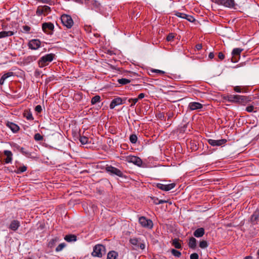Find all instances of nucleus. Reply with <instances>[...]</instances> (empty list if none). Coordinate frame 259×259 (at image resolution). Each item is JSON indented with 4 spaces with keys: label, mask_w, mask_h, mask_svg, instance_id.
<instances>
[{
    "label": "nucleus",
    "mask_w": 259,
    "mask_h": 259,
    "mask_svg": "<svg viewBox=\"0 0 259 259\" xmlns=\"http://www.w3.org/2000/svg\"><path fill=\"white\" fill-rule=\"evenodd\" d=\"M55 54L51 53L41 57L38 62L39 67L42 68L48 65L55 59Z\"/></svg>",
    "instance_id": "1"
},
{
    "label": "nucleus",
    "mask_w": 259,
    "mask_h": 259,
    "mask_svg": "<svg viewBox=\"0 0 259 259\" xmlns=\"http://www.w3.org/2000/svg\"><path fill=\"white\" fill-rule=\"evenodd\" d=\"M106 253L105 246L102 244H97L93 248L92 254L93 256L101 257Z\"/></svg>",
    "instance_id": "2"
},
{
    "label": "nucleus",
    "mask_w": 259,
    "mask_h": 259,
    "mask_svg": "<svg viewBox=\"0 0 259 259\" xmlns=\"http://www.w3.org/2000/svg\"><path fill=\"white\" fill-rule=\"evenodd\" d=\"M61 22L63 25L67 28H70L73 25V21L70 15L63 14L61 17Z\"/></svg>",
    "instance_id": "3"
},
{
    "label": "nucleus",
    "mask_w": 259,
    "mask_h": 259,
    "mask_svg": "<svg viewBox=\"0 0 259 259\" xmlns=\"http://www.w3.org/2000/svg\"><path fill=\"white\" fill-rule=\"evenodd\" d=\"M139 223L142 227L145 228L152 229L153 226V223L152 220L148 219L145 217H139Z\"/></svg>",
    "instance_id": "4"
},
{
    "label": "nucleus",
    "mask_w": 259,
    "mask_h": 259,
    "mask_svg": "<svg viewBox=\"0 0 259 259\" xmlns=\"http://www.w3.org/2000/svg\"><path fill=\"white\" fill-rule=\"evenodd\" d=\"M124 160L126 162L133 163L139 166L142 165L143 162L140 158L137 156L129 155L124 157Z\"/></svg>",
    "instance_id": "5"
},
{
    "label": "nucleus",
    "mask_w": 259,
    "mask_h": 259,
    "mask_svg": "<svg viewBox=\"0 0 259 259\" xmlns=\"http://www.w3.org/2000/svg\"><path fill=\"white\" fill-rule=\"evenodd\" d=\"M105 169L108 173L112 175H116L121 178L123 177V172L119 169L111 165L107 166Z\"/></svg>",
    "instance_id": "6"
},
{
    "label": "nucleus",
    "mask_w": 259,
    "mask_h": 259,
    "mask_svg": "<svg viewBox=\"0 0 259 259\" xmlns=\"http://www.w3.org/2000/svg\"><path fill=\"white\" fill-rule=\"evenodd\" d=\"M214 3L218 5H222L229 8H233L235 5L234 0H215Z\"/></svg>",
    "instance_id": "7"
},
{
    "label": "nucleus",
    "mask_w": 259,
    "mask_h": 259,
    "mask_svg": "<svg viewBox=\"0 0 259 259\" xmlns=\"http://www.w3.org/2000/svg\"><path fill=\"white\" fill-rule=\"evenodd\" d=\"M130 242L134 246V249H141L143 250L145 247V244L143 242H140L139 239L136 238L130 239Z\"/></svg>",
    "instance_id": "8"
},
{
    "label": "nucleus",
    "mask_w": 259,
    "mask_h": 259,
    "mask_svg": "<svg viewBox=\"0 0 259 259\" xmlns=\"http://www.w3.org/2000/svg\"><path fill=\"white\" fill-rule=\"evenodd\" d=\"M42 30L48 34H52L54 29V25L51 22H45L42 24Z\"/></svg>",
    "instance_id": "9"
},
{
    "label": "nucleus",
    "mask_w": 259,
    "mask_h": 259,
    "mask_svg": "<svg viewBox=\"0 0 259 259\" xmlns=\"http://www.w3.org/2000/svg\"><path fill=\"white\" fill-rule=\"evenodd\" d=\"M243 49L241 48H235L232 52V57L231 61L232 62L236 63L238 62L240 57V53L242 52Z\"/></svg>",
    "instance_id": "10"
},
{
    "label": "nucleus",
    "mask_w": 259,
    "mask_h": 259,
    "mask_svg": "<svg viewBox=\"0 0 259 259\" xmlns=\"http://www.w3.org/2000/svg\"><path fill=\"white\" fill-rule=\"evenodd\" d=\"M125 99L126 98H125L124 99H122L120 97H116L114 98L112 100L110 104V108L112 109L118 105L124 104L125 103Z\"/></svg>",
    "instance_id": "11"
},
{
    "label": "nucleus",
    "mask_w": 259,
    "mask_h": 259,
    "mask_svg": "<svg viewBox=\"0 0 259 259\" xmlns=\"http://www.w3.org/2000/svg\"><path fill=\"white\" fill-rule=\"evenodd\" d=\"M227 142L226 139L221 140L208 139V143L212 146H220L225 144Z\"/></svg>",
    "instance_id": "12"
},
{
    "label": "nucleus",
    "mask_w": 259,
    "mask_h": 259,
    "mask_svg": "<svg viewBox=\"0 0 259 259\" xmlns=\"http://www.w3.org/2000/svg\"><path fill=\"white\" fill-rule=\"evenodd\" d=\"M156 186L160 190L168 191L173 189L176 186V184L175 183H171L165 185L161 183H158Z\"/></svg>",
    "instance_id": "13"
},
{
    "label": "nucleus",
    "mask_w": 259,
    "mask_h": 259,
    "mask_svg": "<svg viewBox=\"0 0 259 259\" xmlns=\"http://www.w3.org/2000/svg\"><path fill=\"white\" fill-rule=\"evenodd\" d=\"M41 42L38 39H32L28 43L29 49L32 50H37L40 47Z\"/></svg>",
    "instance_id": "14"
},
{
    "label": "nucleus",
    "mask_w": 259,
    "mask_h": 259,
    "mask_svg": "<svg viewBox=\"0 0 259 259\" xmlns=\"http://www.w3.org/2000/svg\"><path fill=\"white\" fill-rule=\"evenodd\" d=\"M203 107V105L199 102H191L189 104L188 108L191 110L200 109Z\"/></svg>",
    "instance_id": "15"
},
{
    "label": "nucleus",
    "mask_w": 259,
    "mask_h": 259,
    "mask_svg": "<svg viewBox=\"0 0 259 259\" xmlns=\"http://www.w3.org/2000/svg\"><path fill=\"white\" fill-rule=\"evenodd\" d=\"M251 223L253 225L257 224L259 222V211L256 210L251 215L250 218Z\"/></svg>",
    "instance_id": "16"
},
{
    "label": "nucleus",
    "mask_w": 259,
    "mask_h": 259,
    "mask_svg": "<svg viewBox=\"0 0 259 259\" xmlns=\"http://www.w3.org/2000/svg\"><path fill=\"white\" fill-rule=\"evenodd\" d=\"M238 98V95H228L224 97V99L230 102L237 103Z\"/></svg>",
    "instance_id": "17"
},
{
    "label": "nucleus",
    "mask_w": 259,
    "mask_h": 259,
    "mask_svg": "<svg viewBox=\"0 0 259 259\" xmlns=\"http://www.w3.org/2000/svg\"><path fill=\"white\" fill-rule=\"evenodd\" d=\"M238 99L237 103L242 105H245L250 101L248 97L241 95H238Z\"/></svg>",
    "instance_id": "18"
},
{
    "label": "nucleus",
    "mask_w": 259,
    "mask_h": 259,
    "mask_svg": "<svg viewBox=\"0 0 259 259\" xmlns=\"http://www.w3.org/2000/svg\"><path fill=\"white\" fill-rule=\"evenodd\" d=\"M4 155L6 156V158L4 159V161L6 163H9L11 162L12 159V153L10 151L5 150L4 151Z\"/></svg>",
    "instance_id": "19"
},
{
    "label": "nucleus",
    "mask_w": 259,
    "mask_h": 259,
    "mask_svg": "<svg viewBox=\"0 0 259 259\" xmlns=\"http://www.w3.org/2000/svg\"><path fill=\"white\" fill-rule=\"evenodd\" d=\"M205 233L204 228H199L196 229L193 233V235L195 237L199 238L202 237Z\"/></svg>",
    "instance_id": "20"
},
{
    "label": "nucleus",
    "mask_w": 259,
    "mask_h": 259,
    "mask_svg": "<svg viewBox=\"0 0 259 259\" xmlns=\"http://www.w3.org/2000/svg\"><path fill=\"white\" fill-rule=\"evenodd\" d=\"M64 239L68 242H75L77 240V237L74 234H68L64 237Z\"/></svg>",
    "instance_id": "21"
},
{
    "label": "nucleus",
    "mask_w": 259,
    "mask_h": 259,
    "mask_svg": "<svg viewBox=\"0 0 259 259\" xmlns=\"http://www.w3.org/2000/svg\"><path fill=\"white\" fill-rule=\"evenodd\" d=\"M188 246L191 249H195L196 247V239L193 237H190L188 242Z\"/></svg>",
    "instance_id": "22"
},
{
    "label": "nucleus",
    "mask_w": 259,
    "mask_h": 259,
    "mask_svg": "<svg viewBox=\"0 0 259 259\" xmlns=\"http://www.w3.org/2000/svg\"><path fill=\"white\" fill-rule=\"evenodd\" d=\"M59 238L58 237H55V238L52 239L48 243V246L50 248H53L55 246L56 243L59 241Z\"/></svg>",
    "instance_id": "23"
},
{
    "label": "nucleus",
    "mask_w": 259,
    "mask_h": 259,
    "mask_svg": "<svg viewBox=\"0 0 259 259\" xmlns=\"http://www.w3.org/2000/svg\"><path fill=\"white\" fill-rule=\"evenodd\" d=\"M118 253L115 251H110L107 254V259H116Z\"/></svg>",
    "instance_id": "24"
},
{
    "label": "nucleus",
    "mask_w": 259,
    "mask_h": 259,
    "mask_svg": "<svg viewBox=\"0 0 259 259\" xmlns=\"http://www.w3.org/2000/svg\"><path fill=\"white\" fill-rule=\"evenodd\" d=\"M179 241V239L175 238L172 240V245L177 249H181L182 248V244Z\"/></svg>",
    "instance_id": "25"
},
{
    "label": "nucleus",
    "mask_w": 259,
    "mask_h": 259,
    "mask_svg": "<svg viewBox=\"0 0 259 259\" xmlns=\"http://www.w3.org/2000/svg\"><path fill=\"white\" fill-rule=\"evenodd\" d=\"M6 125L9 127L13 133H16V124L10 121H7Z\"/></svg>",
    "instance_id": "26"
},
{
    "label": "nucleus",
    "mask_w": 259,
    "mask_h": 259,
    "mask_svg": "<svg viewBox=\"0 0 259 259\" xmlns=\"http://www.w3.org/2000/svg\"><path fill=\"white\" fill-rule=\"evenodd\" d=\"M12 72H8L7 73L4 74L1 78L0 84H3L5 80L9 77L11 76L12 75Z\"/></svg>",
    "instance_id": "27"
},
{
    "label": "nucleus",
    "mask_w": 259,
    "mask_h": 259,
    "mask_svg": "<svg viewBox=\"0 0 259 259\" xmlns=\"http://www.w3.org/2000/svg\"><path fill=\"white\" fill-rule=\"evenodd\" d=\"M14 33L12 31H3L0 32V38H4L7 36H9L13 35Z\"/></svg>",
    "instance_id": "28"
},
{
    "label": "nucleus",
    "mask_w": 259,
    "mask_h": 259,
    "mask_svg": "<svg viewBox=\"0 0 259 259\" xmlns=\"http://www.w3.org/2000/svg\"><path fill=\"white\" fill-rule=\"evenodd\" d=\"M91 5H92V7L91 8V9H94L96 11L99 10L100 7V4L96 1H92Z\"/></svg>",
    "instance_id": "29"
},
{
    "label": "nucleus",
    "mask_w": 259,
    "mask_h": 259,
    "mask_svg": "<svg viewBox=\"0 0 259 259\" xmlns=\"http://www.w3.org/2000/svg\"><path fill=\"white\" fill-rule=\"evenodd\" d=\"M23 116L27 120H33L34 119V118L32 116V113L30 111H25L23 113Z\"/></svg>",
    "instance_id": "30"
},
{
    "label": "nucleus",
    "mask_w": 259,
    "mask_h": 259,
    "mask_svg": "<svg viewBox=\"0 0 259 259\" xmlns=\"http://www.w3.org/2000/svg\"><path fill=\"white\" fill-rule=\"evenodd\" d=\"M101 101V97L99 95H96L93 97L91 100V103L92 105H95L97 103L100 102Z\"/></svg>",
    "instance_id": "31"
},
{
    "label": "nucleus",
    "mask_w": 259,
    "mask_h": 259,
    "mask_svg": "<svg viewBox=\"0 0 259 259\" xmlns=\"http://www.w3.org/2000/svg\"><path fill=\"white\" fill-rule=\"evenodd\" d=\"M117 82L121 85H125L130 83L131 82V80L126 78H121L118 79L117 80Z\"/></svg>",
    "instance_id": "32"
},
{
    "label": "nucleus",
    "mask_w": 259,
    "mask_h": 259,
    "mask_svg": "<svg viewBox=\"0 0 259 259\" xmlns=\"http://www.w3.org/2000/svg\"><path fill=\"white\" fill-rule=\"evenodd\" d=\"M89 140V138L85 136H80L79 139L80 142L83 145L88 144Z\"/></svg>",
    "instance_id": "33"
},
{
    "label": "nucleus",
    "mask_w": 259,
    "mask_h": 259,
    "mask_svg": "<svg viewBox=\"0 0 259 259\" xmlns=\"http://www.w3.org/2000/svg\"><path fill=\"white\" fill-rule=\"evenodd\" d=\"M20 151H21V153L24 155L26 156L27 157H28V158L31 157V156H32L31 153L30 152H29V151H28L27 150H26L25 148H21L20 149Z\"/></svg>",
    "instance_id": "34"
},
{
    "label": "nucleus",
    "mask_w": 259,
    "mask_h": 259,
    "mask_svg": "<svg viewBox=\"0 0 259 259\" xmlns=\"http://www.w3.org/2000/svg\"><path fill=\"white\" fill-rule=\"evenodd\" d=\"M27 169V167L26 165H22L17 168V174H20L25 171Z\"/></svg>",
    "instance_id": "35"
},
{
    "label": "nucleus",
    "mask_w": 259,
    "mask_h": 259,
    "mask_svg": "<svg viewBox=\"0 0 259 259\" xmlns=\"http://www.w3.org/2000/svg\"><path fill=\"white\" fill-rule=\"evenodd\" d=\"M137 140V136L135 134H132L130 137V141L132 144H136Z\"/></svg>",
    "instance_id": "36"
},
{
    "label": "nucleus",
    "mask_w": 259,
    "mask_h": 259,
    "mask_svg": "<svg viewBox=\"0 0 259 259\" xmlns=\"http://www.w3.org/2000/svg\"><path fill=\"white\" fill-rule=\"evenodd\" d=\"M9 228L13 231L16 230V220H13L12 221L9 226Z\"/></svg>",
    "instance_id": "37"
},
{
    "label": "nucleus",
    "mask_w": 259,
    "mask_h": 259,
    "mask_svg": "<svg viewBox=\"0 0 259 259\" xmlns=\"http://www.w3.org/2000/svg\"><path fill=\"white\" fill-rule=\"evenodd\" d=\"M66 244L65 243H62L60 244L56 248V251L59 252L63 249V248L66 246Z\"/></svg>",
    "instance_id": "38"
},
{
    "label": "nucleus",
    "mask_w": 259,
    "mask_h": 259,
    "mask_svg": "<svg viewBox=\"0 0 259 259\" xmlns=\"http://www.w3.org/2000/svg\"><path fill=\"white\" fill-rule=\"evenodd\" d=\"M174 13H175V15L176 16H177L178 17H180V18H183V19H185L186 16H187V14H186L185 13L179 12H177V11H175V12H174Z\"/></svg>",
    "instance_id": "39"
},
{
    "label": "nucleus",
    "mask_w": 259,
    "mask_h": 259,
    "mask_svg": "<svg viewBox=\"0 0 259 259\" xmlns=\"http://www.w3.org/2000/svg\"><path fill=\"white\" fill-rule=\"evenodd\" d=\"M171 252L173 255L176 257H179L181 255V252L175 249H171Z\"/></svg>",
    "instance_id": "40"
},
{
    "label": "nucleus",
    "mask_w": 259,
    "mask_h": 259,
    "mask_svg": "<svg viewBox=\"0 0 259 259\" xmlns=\"http://www.w3.org/2000/svg\"><path fill=\"white\" fill-rule=\"evenodd\" d=\"M42 9L44 12V15H46L49 13L51 11V8L48 6H42Z\"/></svg>",
    "instance_id": "41"
},
{
    "label": "nucleus",
    "mask_w": 259,
    "mask_h": 259,
    "mask_svg": "<svg viewBox=\"0 0 259 259\" xmlns=\"http://www.w3.org/2000/svg\"><path fill=\"white\" fill-rule=\"evenodd\" d=\"M208 246L207 242L205 240L201 241L199 243V247L201 248H205Z\"/></svg>",
    "instance_id": "42"
},
{
    "label": "nucleus",
    "mask_w": 259,
    "mask_h": 259,
    "mask_svg": "<svg viewBox=\"0 0 259 259\" xmlns=\"http://www.w3.org/2000/svg\"><path fill=\"white\" fill-rule=\"evenodd\" d=\"M36 14L37 16H40L41 15H44V12L42 9V6H40L38 7L36 11Z\"/></svg>",
    "instance_id": "43"
},
{
    "label": "nucleus",
    "mask_w": 259,
    "mask_h": 259,
    "mask_svg": "<svg viewBox=\"0 0 259 259\" xmlns=\"http://www.w3.org/2000/svg\"><path fill=\"white\" fill-rule=\"evenodd\" d=\"M35 141H39L43 139V137L39 133L35 134L34 136Z\"/></svg>",
    "instance_id": "44"
},
{
    "label": "nucleus",
    "mask_w": 259,
    "mask_h": 259,
    "mask_svg": "<svg viewBox=\"0 0 259 259\" xmlns=\"http://www.w3.org/2000/svg\"><path fill=\"white\" fill-rule=\"evenodd\" d=\"M138 101V99H137V98H134V99H133V98H131V99H129L128 100V102L129 103H132L131 105V107H133V106H134Z\"/></svg>",
    "instance_id": "45"
},
{
    "label": "nucleus",
    "mask_w": 259,
    "mask_h": 259,
    "mask_svg": "<svg viewBox=\"0 0 259 259\" xmlns=\"http://www.w3.org/2000/svg\"><path fill=\"white\" fill-rule=\"evenodd\" d=\"M175 34L173 33H170L168 34V35L167 36V37H166V40L168 41H172L174 38H175Z\"/></svg>",
    "instance_id": "46"
},
{
    "label": "nucleus",
    "mask_w": 259,
    "mask_h": 259,
    "mask_svg": "<svg viewBox=\"0 0 259 259\" xmlns=\"http://www.w3.org/2000/svg\"><path fill=\"white\" fill-rule=\"evenodd\" d=\"M185 19L187 20L188 21L191 22H193L195 20V18L192 16L189 15H187Z\"/></svg>",
    "instance_id": "47"
},
{
    "label": "nucleus",
    "mask_w": 259,
    "mask_h": 259,
    "mask_svg": "<svg viewBox=\"0 0 259 259\" xmlns=\"http://www.w3.org/2000/svg\"><path fill=\"white\" fill-rule=\"evenodd\" d=\"M22 28L23 30V32H26V33H29L31 29L30 27H29V26H27V25L23 26Z\"/></svg>",
    "instance_id": "48"
},
{
    "label": "nucleus",
    "mask_w": 259,
    "mask_h": 259,
    "mask_svg": "<svg viewBox=\"0 0 259 259\" xmlns=\"http://www.w3.org/2000/svg\"><path fill=\"white\" fill-rule=\"evenodd\" d=\"M190 259H199V255L197 253H193L190 255Z\"/></svg>",
    "instance_id": "49"
},
{
    "label": "nucleus",
    "mask_w": 259,
    "mask_h": 259,
    "mask_svg": "<svg viewBox=\"0 0 259 259\" xmlns=\"http://www.w3.org/2000/svg\"><path fill=\"white\" fill-rule=\"evenodd\" d=\"M254 108L253 106L250 105L246 108V111H247L248 112H252L253 111Z\"/></svg>",
    "instance_id": "50"
},
{
    "label": "nucleus",
    "mask_w": 259,
    "mask_h": 259,
    "mask_svg": "<svg viewBox=\"0 0 259 259\" xmlns=\"http://www.w3.org/2000/svg\"><path fill=\"white\" fill-rule=\"evenodd\" d=\"M35 111L37 113H40L42 111L41 106L40 105H37L35 108Z\"/></svg>",
    "instance_id": "51"
},
{
    "label": "nucleus",
    "mask_w": 259,
    "mask_h": 259,
    "mask_svg": "<svg viewBox=\"0 0 259 259\" xmlns=\"http://www.w3.org/2000/svg\"><path fill=\"white\" fill-rule=\"evenodd\" d=\"M242 90V89L240 86H236L234 88V90L236 92L240 93V92H241Z\"/></svg>",
    "instance_id": "52"
},
{
    "label": "nucleus",
    "mask_w": 259,
    "mask_h": 259,
    "mask_svg": "<svg viewBox=\"0 0 259 259\" xmlns=\"http://www.w3.org/2000/svg\"><path fill=\"white\" fill-rule=\"evenodd\" d=\"M218 58L220 60H223L225 58V55L222 52H220L219 53Z\"/></svg>",
    "instance_id": "53"
},
{
    "label": "nucleus",
    "mask_w": 259,
    "mask_h": 259,
    "mask_svg": "<svg viewBox=\"0 0 259 259\" xmlns=\"http://www.w3.org/2000/svg\"><path fill=\"white\" fill-rule=\"evenodd\" d=\"M151 71L152 72L159 73V74H163L165 73L163 71H162L160 70H158V69H153V70H152Z\"/></svg>",
    "instance_id": "54"
},
{
    "label": "nucleus",
    "mask_w": 259,
    "mask_h": 259,
    "mask_svg": "<svg viewBox=\"0 0 259 259\" xmlns=\"http://www.w3.org/2000/svg\"><path fill=\"white\" fill-rule=\"evenodd\" d=\"M145 96V94L144 93H140L137 99H138V100L139 99H142L144 98Z\"/></svg>",
    "instance_id": "55"
},
{
    "label": "nucleus",
    "mask_w": 259,
    "mask_h": 259,
    "mask_svg": "<svg viewBox=\"0 0 259 259\" xmlns=\"http://www.w3.org/2000/svg\"><path fill=\"white\" fill-rule=\"evenodd\" d=\"M157 200L158 201V202H155V203L156 204H162V203H166L167 202L166 201L163 200H158V199H157Z\"/></svg>",
    "instance_id": "56"
},
{
    "label": "nucleus",
    "mask_w": 259,
    "mask_h": 259,
    "mask_svg": "<svg viewBox=\"0 0 259 259\" xmlns=\"http://www.w3.org/2000/svg\"><path fill=\"white\" fill-rule=\"evenodd\" d=\"M195 48L197 50H200L202 49V46L201 44H198L196 45Z\"/></svg>",
    "instance_id": "57"
},
{
    "label": "nucleus",
    "mask_w": 259,
    "mask_h": 259,
    "mask_svg": "<svg viewBox=\"0 0 259 259\" xmlns=\"http://www.w3.org/2000/svg\"><path fill=\"white\" fill-rule=\"evenodd\" d=\"M208 58L210 59H213L214 58V54L212 52L209 53V54L208 55Z\"/></svg>",
    "instance_id": "58"
},
{
    "label": "nucleus",
    "mask_w": 259,
    "mask_h": 259,
    "mask_svg": "<svg viewBox=\"0 0 259 259\" xmlns=\"http://www.w3.org/2000/svg\"><path fill=\"white\" fill-rule=\"evenodd\" d=\"M39 2L44 4H48L49 0H38Z\"/></svg>",
    "instance_id": "59"
},
{
    "label": "nucleus",
    "mask_w": 259,
    "mask_h": 259,
    "mask_svg": "<svg viewBox=\"0 0 259 259\" xmlns=\"http://www.w3.org/2000/svg\"><path fill=\"white\" fill-rule=\"evenodd\" d=\"M85 30L87 31H88V32H91V27L90 26H85Z\"/></svg>",
    "instance_id": "60"
},
{
    "label": "nucleus",
    "mask_w": 259,
    "mask_h": 259,
    "mask_svg": "<svg viewBox=\"0 0 259 259\" xmlns=\"http://www.w3.org/2000/svg\"><path fill=\"white\" fill-rule=\"evenodd\" d=\"M76 3H79V4H83V0H73Z\"/></svg>",
    "instance_id": "61"
},
{
    "label": "nucleus",
    "mask_w": 259,
    "mask_h": 259,
    "mask_svg": "<svg viewBox=\"0 0 259 259\" xmlns=\"http://www.w3.org/2000/svg\"><path fill=\"white\" fill-rule=\"evenodd\" d=\"M244 259H252V257L251 256H246Z\"/></svg>",
    "instance_id": "62"
},
{
    "label": "nucleus",
    "mask_w": 259,
    "mask_h": 259,
    "mask_svg": "<svg viewBox=\"0 0 259 259\" xmlns=\"http://www.w3.org/2000/svg\"><path fill=\"white\" fill-rule=\"evenodd\" d=\"M167 115H168V118H169L170 117H172V113H168Z\"/></svg>",
    "instance_id": "63"
},
{
    "label": "nucleus",
    "mask_w": 259,
    "mask_h": 259,
    "mask_svg": "<svg viewBox=\"0 0 259 259\" xmlns=\"http://www.w3.org/2000/svg\"><path fill=\"white\" fill-rule=\"evenodd\" d=\"M20 128L18 125H17V132L19 130Z\"/></svg>",
    "instance_id": "64"
}]
</instances>
